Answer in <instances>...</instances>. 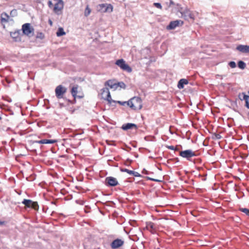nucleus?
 <instances>
[{"instance_id": "412c9836", "label": "nucleus", "mask_w": 249, "mask_h": 249, "mask_svg": "<svg viewBox=\"0 0 249 249\" xmlns=\"http://www.w3.org/2000/svg\"><path fill=\"white\" fill-rule=\"evenodd\" d=\"M77 90H78V86H74L71 89V93L74 99H75L76 97H77Z\"/></svg>"}, {"instance_id": "7ed1b4c3", "label": "nucleus", "mask_w": 249, "mask_h": 249, "mask_svg": "<svg viewBox=\"0 0 249 249\" xmlns=\"http://www.w3.org/2000/svg\"><path fill=\"white\" fill-rule=\"evenodd\" d=\"M22 31L24 35L31 37L34 35V29L30 23H27L22 26Z\"/></svg>"}, {"instance_id": "a19ab883", "label": "nucleus", "mask_w": 249, "mask_h": 249, "mask_svg": "<svg viewBox=\"0 0 249 249\" xmlns=\"http://www.w3.org/2000/svg\"><path fill=\"white\" fill-rule=\"evenodd\" d=\"M175 151H178V149L177 147H175V149L174 150Z\"/></svg>"}, {"instance_id": "f704fd0d", "label": "nucleus", "mask_w": 249, "mask_h": 249, "mask_svg": "<svg viewBox=\"0 0 249 249\" xmlns=\"http://www.w3.org/2000/svg\"><path fill=\"white\" fill-rule=\"evenodd\" d=\"M48 6L50 7V8H52L53 6V4L52 3V2L50 0H49L48 2Z\"/></svg>"}, {"instance_id": "9b49d317", "label": "nucleus", "mask_w": 249, "mask_h": 249, "mask_svg": "<svg viewBox=\"0 0 249 249\" xmlns=\"http://www.w3.org/2000/svg\"><path fill=\"white\" fill-rule=\"evenodd\" d=\"M64 6L63 1L56 2L53 7V11L57 15H59V12L61 11Z\"/></svg>"}, {"instance_id": "37998d69", "label": "nucleus", "mask_w": 249, "mask_h": 249, "mask_svg": "<svg viewBox=\"0 0 249 249\" xmlns=\"http://www.w3.org/2000/svg\"><path fill=\"white\" fill-rule=\"evenodd\" d=\"M3 20H5L4 18H2L1 20L3 21Z\"/></svg>"}, {"instance_id": "ddd939ff", "label": "nucleus", "mask_w": 249, "mask_h": 249, "mask_svg": "<svg viewBox=\"0 0 249 249\" xmlns=\"http://www.w3.org/2000/svg\"><path fill=\"white\" fill-rule=\"evenodd\" d=\"M20 31L18 30L14 32H11L10 36L15 41H20Z\"/></svg>"}, {"instance_id": "39448f33", "label": "nucleus", "mask_w": 249, "mask_h": 249, "mask_svg": "<svg viewBox=\"0 0 249 249\" xmlns=\"http://www.w3.org/2000/svg\"><path fill=\"white\" fill-rule=\"evenodd\" d=\"M67 89L61 85L57 86L55 89V96L58 99H61L67 92Z\"/></svg>"}, {"instance_id": "0eeeda50", "label": "nucleus", "mask_w": 249, "mask_h": 249, "mask_svg": "<svg viewBox=\"0 0 249 249\" xmlns=\"http://www.w3.org/2000/svg\"><path fill=\"white\" fill-rule=\"evenodd\" d=\"M22 203L26 207L33 208L36 210H38L39 208V206L36 202L33 201L30 199H24L22 201Z\"/></svg>"}, {"instance_id": "bb28decb", "label": "nucleus", "mask_w": 249, "mask_h": 249, "mask_svg": "<svg viewBox=\"0 0 249 249\" xmlns=\"http://www.w3.org/2000/svg\"><path fill=\"white\" fill-rule=\"evenodd\" d=\"M36 38L42 39L44 38V35L41 32L37 33V34H36Z\"/></svg>"}, {"instance_id": "a211bd4d", "label": "nucleus", "mask_w": 249, "mask_h": 249, "mask_svg": "<svg viewBox=\"0 0 249 249\" xmlns=\"http://www.w3.org/2000/svg\"><path fill=\"white\" fill-rule=\"evenodd\" d=\"M239 98L241 100H244L245 101V102H246L245 106L248 108H249V96L247 95L245 93H242V95L239 96Z\"/></svg>"}, {"instance_id": "79ce46f5", "label": "nucleus", "mask_w": 249, "mask_h": 249, "mask_svg": "<svg viewBox=\"0 0 249 249\" xmlns=\"http://www.w3.org/2000/svg\"><path fill=\"white\" fill-rule=\"evenodd\" d=\"M170 3H171V4H173V2L172 1H170Z\"/></svg>"}, {"instance_id": "ea45409f", "label": "nucleus", "mask_w": 249, "mask_h": 249, "mask_svg": "<svg viewBox=\"0 0 249 249\" xmlns=\"http://www.w3.org/2000/svg\"><path fill=\"white\" fill-rule=\"evenodd\" d=\"M49 23L51 25L52 24V21L51 20H49Z\"/></svg>"}, {"instance_id": "58836bf2", "label": "nucleus", "mask_w": 249, "mask_h": 249, "mask_svg": "<svg viewBox=\"0 0 249 249\" xmlns=\"http://www.w3.org/2000/svg\"><path fill=\"white\" fill-rule=\"evenodd\" d=\"M3 223H4V222L0 221V225L3 224Z\"/></svg>"}, {"instance_id": "f257e3e1", "label": "nucleus", "mask_w": 249, "mask_h": 249, "mask_svg": "<svg viewBox=\"0 0 249 249\" xmlns=\"http://www.w3.org/2000/svg\"><path fill=\"white\" fill-rule=\"evenodd\" d=\"M127 106L133 110L142 108V101L140 97L135 96L127 101Z\"/></svg>"}, {"instance_id": "9d476101", "label": "nucleus", "mask_w": 249, "mask_h": 249, "mask_svg": "<svg viewBox=\"0 0 249 249\" xmlns=\"http://www.w3.org/2000/svg\"><path fill=\"white\" fill-rule=\"evenodd\" d=\"M124 242L120 239H116L112 241L111 247L113 249H116L123 245Z\"/></svg>"}, {"instance_id": "2eb2a0df", "label": "nucleus", "mask_w": 249, "mask_h": 249, "mask_svg": "<svg viewBox=\"0 0 249 249\" xmlns=\"http://www.w3.org/2000/svg\"><path fill=\"white\" fill-rule=\"evenodd\" d=\"M137 125L132 123H127L124 124L122 126V128L124 130H127L129 129H132L133 128H137Z\"/></svg>"}, {"instance_id": "a878e982", "label": "nucleus", "mask_w": 249, "mask_h": 249, "mask_svg": "<svg viewBox=\"0 0 249 249\" xmlns=\"http://www.w3.org/2000/svg\"><path fill=\"white\" fill-rule=\"evenodd\" d=\"M240 211L245 214H246L247 215L249 216V209L247 208H240Z\"/></svg>"}, {"instance_id": "20e7f679", "label": "nucleus", "mask_w": 249, "mask_h": 249, "mask_svg": "<svg viewBox=\"0 0 249 249\" xmlns=\"http://www.w3.org/2000/svg\"><path fill=\"white\" fill-rule=\"evenodd\" d=\"M115 64L119 67L123 71H126L128 72H131L132 71V68L127 64L123 59H120L117 60Z\"/></svg>"}, {"instance_id": "6ab92c4d", "label": "nucleus", "mask_w": 249, "mask_h": 249, "mask_svg": "<svg viewBox=\"0 0 249 249\" xmlns=\"http://www.w3.org/2000/svg\"><path fill=\"white\" fill-rule=\"evenodd\" d=\"M36 142L40 144H52L56 142V141L54 140L43 139L36 141Z\"/></svg>"}, {"instance_id": "c9c22d12", "label": "nucleus", "mask_w": 249, "mask_h": 249, "mask_svg": "<svg viewBox=\"0 0 249 249\" xmlns=\"http://www.w3.org/2000/svg\"><path fill=\"white\" fill-rule=\"evenodd\" d=\"M142 173L144 174L148 175V174H149V172L148 171H147L146 170H145V169H143V170L142 171Z\"/></svg>"}, {"instance_id": "423d86ee", "label": "nucleus", "mask_w": 249, "mask_h": 249, "mask_svg": "<svg viewBox=\"0 0 249 249\" xmlns=\"http://www.w3.org/2000/svg\"><path fill=\"white\" fill-rule=\"evenodd\" d=\"M179 156L190 161L191 158L193 157L196 156V155L195 152L193 151L191 149H188L180 151L179 152Z\"/></svg>"}, {"instance_id": "c85d7f7f", "label": "nucleus", "mask_w": 249, "mask_h": 249, "mask_svg": "<svg viewBox=\"0 0 249 249\" xmlns=\"http://www.w3.org/2000/svg\"><path fill=\"white\" fill-rule=\"evenodd\" d=\"M146 178L148 180L154 181H155V182H160L162 181V180H160V179H155V178H151L149 177H146Z\"/></svg>"}, {"instance_id": "393cba45", "label": "nucleus", "mask_w": 249, "mask_h": 249, "mask_svg": "<svg viewBox=\"0 0 249 249\" xmlns=\"http://www.w3.org/2000/svg\"><path fill=\"white\" fill-rule=\"evenodd\" d=\"M90 12H91V10L89 8V5H87L86 6V8L85 9V12H84L85 16L88 17L90 14Z\"/></svg>"}, {"instance_id": "2f4dec72", "label": "nucleus", "mask_w": 249, "mask_h": 249, "mask_svg": "<svg viewBox=\"0 0 249 249\" xmlns=\"http://www.w3.org/2000/svg\"><path fill=\"white\" fill-rule=\"evenodd\" d=\"M132 175H133L135 177H142V176L138 172H135V171H132Z\"/></svg>"}, {"instance_id": "c756f323", "label": "nucleus", "mask_w": 249, "mask_h": 249, "mask_svg": "<svg viewBox=\"0 0 249 249\" xmlns=\"http://www.w3.org/2000/svg\"><path fill=\"white\" fill-rule=\"evenodd\" d=\"M229 65L231 68H234L236 67V65L235 62L234 61H230L229 63Z\"/></svg>"}, {"instance_id": "4468645a", "label": "nucleus", "mask_w": 249, "mask_h": 249, "mask_svg": "<svg viewBox=\"0 0 249 249\" xmlns=\"http://www.w3.org/2000/svg\"><path fill=\"white\" fill-rule=\"evenodd\" d=\"M105 86H108L110 89H113L114 90L116 89V82L114 80H109L106 82L105 84Z\"/></svg>"}, {"instance_id": "72a5a7b5", "label": "nucleus", "mask_w": 249, "mask_h": 249, "mask_svg": "<svg viewBox=\"0 0 249 249\" xmlns=\"http://www.w3.org/2000/svg\"><path fill=\"white\" fill-rule=\"evenodd\" d=\"M166 147L168 149H170V150H172L175 149V147L173 145H168V146H167Z\"/></svg>"}, {"instance_id": "473e14b6", "label": "nucleus", "mask_w": 249, "mask_h": 249, "mask_svg": "<svg viewBox=\"0 0 249 249\" xmlns=\"http://www.w3.org/2000/svg\"><path fill=\"white\" fill-rule=\"evenodd\" d=\"M215 138L216 139H220L221 138V136L219 134H214Z\"/></svg>"}, {"instance_id": "4c0bfd02", "label": "nucleus", "mask_w": 249, "mask_h": 249, "mask_svg": "<svg viewBox=\"0 0 249 249\" xmlns=\"http://www.w3.org/2000/svg\"><path fill=\"white\" fill-rule=\"evenodd\" d=\"M17 13V10L15 9H14L11 11V15H14L16 14Z\"/></svg>"}, {"instance_id": "f3484780", "label": "nucleus", "mask_w": 249, "mask_h": 249, "mask_svg": "<svg viewBox=\"0 0 249 249\" xmlns=\"http://www.w3.org/2000/svg\"><path fill=\"white\" fill-rule=\"evenodd\" d=\"M188 83V81L187 79H181L178 82V88L179 89H182L184 88V85H187Z\"/></svg>"}, {"instance_id": "e433bc0d", "label": "nucleus", "mask_w": 249, "mask_h": 249, "mask_svg": "<svg viewBox=\"0 0 249 249\" xmlns=\"http://www.w3.org/2000/svg\"><path fill=\"white\" fill-rule=\"evenodd\" d=\"M149 227H150L151 229H155V227H154V226H155V225H154V223H150L149 224Z\"/></svg>"}, {"instance_id": "aec40b11", "label": "nucleus", "mask_w": 249, "mask_h": 249, "mask_svg": "<svg viewBox=\"0 0 249 249\" xmlns=\"http://www.w3.org/2000/svg\"><path fill=\"white\" fill-rule=\"evenodd\" d=\"M100 8H105V9L104 10V12H107L110 10V11H112V6L110 5H107L106 4H102L99 5ZM101 10V8H100V10Z\"/></svg>"}, {"instance_id": "f03ea898", "label": "nucleus", "mask_w": 249, "mask_h": 249, "mask_svg": "<svg viewBox=\"0 0 249 249\" xmlns=\"http://www.w3.org/2000/svg\"><path fill=\"white\" fill-rule=\"evenodd\" d=\"M106 94V97H104V99L107 100L108 102V103L110 105L112 103H117L121 105L124 106L125 105H127V102H122L120 101H116L111 99L110 92L109 91V89L107 88H105L102 89V94L104 95V94Z\"/></svg>"}, {"instance_id": "dca6fc26", "label": "nucleus", "mask_w": 249, "mask_h": 249, "mask_svg": "<svg viewBox=\"0 0 249 249\" xmlns=\"http://www.w3.org/2000/svg\"><path fill=\"white\" fill-rule=\"evenodd\" d=\"M182 16L185 19L188 20L189 19H194L193 15L190 11L188 10L182 13Z\"/></svg>"}, {"instance_id": "cd10ccee", "label": "nucleus", "mask_w": 249, "mask_h": 249, "mask_svg": "<svg viewBox=\"0 0 249 249\" xmlns=\"http://www.w3.org/2000/svg\"><path fill=\"white\" fill-rule=\"evenodd\" d=\"M120 171L122 172H126L130 175H132L133 171L132 170H129L126 168H120Z\"/></svg>"}, {"instance_id": "b1692460", "label": "nucleus", "mask_w": 249, "mask_h": 249, "mask_svg": "<svg viewBox=\"0 0 249 249\" xmlns=\"http://www.w3.org/2000/svg\"><path fill=\"white\" fill-rule=\"evenodd\" d=\"M118 87L125 89L126 88V85L123 82H119L116 83V89Z\"/></svg>"}, {"instance_id": "c03bdc74", "label": "nucleus", "mask_w": 249, "mask_h": 249, "mask_svg": "<svg viewBox=\"0 0 249 249\" xmlns=\"http://www.w3.org/2000/svg\"><path fill=\"white\" fill-rule=\"evenodd\" d=\"M248 115L249 116V112H248Z\"/></svg>"}, {"instance_id": "5701e85b", "label": "nucleus", "mask_w": 249, "mask_h": 249, "mask_svg": "<svg viewBox=\"0 0 249 249\" xmlns=\"http://www.w3.org/2000/svg\"><path fill=\"white\" fill-rule=\"evenodd\" d=\"M246 64L244 61H243L242 60L238 61V67L240 69H241L242 70H244L246 68Z\"/></svg>"}, {"instance_id": "4be33fe9", "label": "nucleus", "mask_w": 249, "mask_h": 249, "mask_svg": "<svg viewBox=\"0 0 249 249\" xmlns=\"http://www.w3.org/2000/svg\"><path fill=\"white\" fill-rule=\"evenodd\" d=\"M66 34V33L64 31V30L62 28L60 27L58 28L57 32H56V35L57 36H61L63 35H65Z\"/></svg>"}, {"instance_id": "6e6552de", "label": "nucleus", "mask_w": 249, "mask_h": 249, "mask_svg": "<svg viewBox=\"0 0 249 249\" xmlns=\"http://www.w3.org/2000/svg\"><path fill=\"white\" fill-rule=\"evenodd\" d=\"M183 22L181 20H176L171 21L169 24L167 26V29L168 30H173L177 27L182 25Z\"/></svg>"}, {"instance_id": "1a4fd4ad", "label": "nucleus", "mask_w": 249, "mask_h": 249, "mask_svg": "<svg viewBox=\"0 0 249 249\" xmlns=\"http://www.w3.org/2000/svg\"><path fill=\"white\" fill-rule=\"evenodd\" d=\"M106 184L108 186H115L118 184L117 179L112 177H108L106 178Z\"/></svg>"}, {"instance_id": "7c9ffc66", "label": "nucleus", "mask_w": 249, "mask_h": 249, "mask_svg": "<svg viewBox=\"0 0 249 249\" xmlns=\"http://www.w3.org/2000/svg\"><path fill=\"white\" fill-rule=\"evenodd\" d=\"M153 5L154 6H155L156 7H157L159 9H161L162 8V6L160 3L155 2V3H154Z\"/></svg>"}, {"instance_id": "f8f14e48", "label": "nucleus", "mask_w": 249, "mask_h": 249, "mask_svg": "<svg viewBox=\"0 0 249 249\" xmlns=\"http://www.w3.org/2000/svg\"><path fill=\"white\" fill-rule=\"evenodd\" d=\"M236 50L243 53H249V46L239 45L237 46Z\"/></svg>"}]
</instances>
